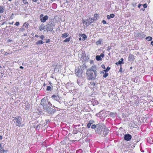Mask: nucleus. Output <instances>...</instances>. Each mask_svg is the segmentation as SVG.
<instances>
[{
    "instance_id": "obj_1",
    "label": "nucleus",
    "mask_w": 153,
    "mask_h": 153,
    "mask_svg": "<svg viewBox=\"0 0 153 153\" xmlns=\"http://www.w3.org/2000/svg\"><path fill=\"white\" fill-rule=\"evenodd\" d=\"M109 130L102 123L97 124V129L95 130L96 132L100 135L105 136L109 132Z\"/></svg>"
},
{
    "instance_id": "obj_2",
    "label": "nucleus",
    "mask_w": 153,
    "mask_h": 153,
    "mask_svg": "<svg viewBox=\"0 0 153 153\" xmlns=\"http://www.w3.org/2000/svg\"><path fill=\"white\" fill-rule=\"evenodd\" d=\"M97 73L92 70H87L86 75L88 80L94 79L96 77Z\"/></svg>"
},
{
    "instance_id": "obj_3",
    "label": "nucleus",
    "mask_w": 153,
    "mask_h": 153,
    "mask_svg": "<svg viewBox=\"0 0 153 153\" xmlns=\"http://www.w3.org/2000/svg\"><path fill=\"white\" fill-rule=\"evenodd\" d=\"M51 98L53 100H56L57 101L54 102L53 107L57 108H59L58 107H59L60 104L62 103V102L60 100V98H61V97H60L58 95H56L55 94H53L51 96Z\"/></svg>"
},
{
    "instance_id": "obj_4",
    "label": "nucleus",
    "mask_w": 153,
    "mask_h": 153,
    "mask_svg": "<svg viewBox=\"0 0 153 153\" xmlns=\"http://www.w3.org/2000/svg\"><path fill=\"white\" fill-rule=\"evenodd\" d=\"M54 26V22L51 20L47 22V25L45 26L46 27V30L47 32L49 31H51L53 30V27Z\"/></svg>"
},
{
    "instance_id": "obj_5",
    "label": "nucleus",
    "mask_w": 153,
    "mask_h": 153,
    "mask_svg": "<svg viewBox=\"0 0 153 153\" xmlns=\"http://www.w3.org/2000/svg\"><path fill=\"white\" fill-rule=\"evenodd\" d=\"M14 118L13 120L14 123H16V126L19 127H22L23 125L21 123L22 118L20 116H17L16 117H13Z\"/></svg>"
},
{
    "instance_id": "obj_6",
    "label": "nucleus",
    "mask_w": 153,
    "mask_h": 153,
    "mask_svg": "<svg viewBox=\"0 0 153 153\" xmlns=\"http://www.w3.org/2000/svg\"><path fill=\"white\" fill-rule=\"evenodd\" d=\"M41 104L43 106L45 110L49 106L48 105L49 104H51L52 105V104L50 103V102L46 101L44 98L42 99L41 100Z\"/></svg>"
},
{
    "instance_id": "obj_7",
    "label": "nucleus",
    "mask_w": 153,
    "mask_h": 153,
    "mask_svg": "<svg viewBox=\"0 0 153 153\" xmlns=\"http://www.w3.org/2000/svg\"><path fill=\"white\" fill-rule=\"evenodd\" d=\"M45 110V111L48 114H53L54 113L56 112V110L55 109H53V108L49 107L48 106Z\"/></svg>"
},
{
    "instance_id": "obj_8",
    "label": "nucleus",
    "mask_w": 153,
    "mask_h": 153,
    "mask_svg": "<svg viewBox=\"0 0 153 153\" xmlns=\"http://www.w3.org/2000/svg\"><path fill=\"white\" fill-rule=\"evenodd\" d=\"M85 81V80L84 77H80L78 78L77 80V82L79 85H83Z\"/></svg>"
},
{
    "instance_id": "obj_9",
    "label": "nucleus",
    "mask_w": 153,
    "mask_h": 153,
    "mask_svg": "<svg viewBox=\"0 0 153 153\" xmlns=\"http://www.w3.org/2000/svg\"><path fill=\"white\" fill-rule=\"evenodd\" d=\"M43 14H41L40 15L39 18L41 21L42 22H45L48 19V16L47 15H45L44 16Z\"/></svg>"
},
{
    "instance_id": "obj_10",
    "label": "nucleus",
    "mask_w": 153,
    "mask_h": 153,
    "mask_svg": "<svg viewBox=\"0 0 153 153\" xmlns=\"http://www.w3.org/2000/svg\"><path fill=\"white\" fill-rule=\"evenodd\" d=\"M124 140L126 141H130L131 138L132 136L129 134H126L124 136Z\"/></svg>"
},
{
    "instance_id": "obj_11",
    "label": "nucleus",
    "mask_w": 153,
    "mask_h": 153,
    "mask_svg": "<svg viewBox=\"0 0 153 153\" xmlns=\"http://www.w3.org/2000/svg\"><path fill=\"white\" fill-rule=\"evenodd\" d=\"M83 72L82 68L80 67L77 70V71L76 73V74L79 77H80Z\"/></svg>"
},
{
    "instance_id": "obj_12",
    "label": "nucleus",
    "mask_w": 153,
    "mask_h": 153,
    "mask_svg": "<svg viewBox=\"0 0 153 153\" xmlns=\"http://www.w3.org/2000/svg\"><path fill=\"white\" fill-rule=\"evenodd\" d=\"M39 29L41 31L42 30H43L44 31H45L46 30V27L43 24H42L40 25L39 27Z\"/></svg>"
},
{
    "instance_id": "obj_13",
    "label": "nucleus",
    "mask_w": 153,
    "mask_h": 153,
    "mask_svg": "<svg viewBox=\"0 0 153 153\" xmlns=\"http://www.w3.org/2000/svg\"><path fill=\"white\" fill-rule=\"evenodd\" d=\"M134 56L133 55L131 54H129L128 57V60L131 62L133 61L134 59Z\"/></svg>"
},
{
    "instance_id": "obj_14",
    "label": "nucleus",
    "mask_w": 153,
    "mask_h": 153,
    "mask_svg": "<svg viewBox=\"0 0 153 153\" xmlns=\"http://www.w3.org/2000/svg\"><path fill=\"white\" fill-rule=\"evenodd\" d=\"M95 85V83L94 82H91L89 84V86L90 88H93Z\"/></svg>"
},
{
    "instance_id": "obj_15",
    "label": "nucleus",
    "mask_w": 153,
    "mask_h": 153,
    "mask_svg": "<svg viewBox=\"0 0 153 153\" xmlns=\"http://www.w3.org/2000/svg\"><path fill=\"white\" fill-rule=\"evenodd\" d=\"M87 70H92L93 71H95L97 73L96 71V68L95 66H92L89 69H88Z\"/></svg>"
},
{
    "instance_id": "obj_16",
    "label": "nucleus",
    "mask_w": 153,
    "mask_h": 153,
    "mask_svg": "<svg viewBox=\"0 0 153 153\" xmlns=\"http://www.w3.org/2000/svg\"><path fill=\"white\" fill-rule=\"evenodd\" d=\"M138 36L141 37H142V38H144L146 36L145 35L144 33L143 32L138 33Z\"/></svg>"
},
{
    "instance_id": "obj_17",
    "label": "nucleus",
    "mask_w": 153,
    "mask_h": 153,
    "mask_svg": "<svg viewBox=\"0 0 153 153\" xmlns=\"http://www.w3.org/2000/svg\"><path fill=\"white\" fill-rule=\"evenodd\" d=\"M0 152H7V150H5L4 149H3L2 147L1 146V144H0Z\"/></svg>"
},
{
    "instance_id": "obj_18",
    "label": "nucleus",
    "mask_w": 153,
    "mask_h": 153,
    "mask_svg": "<svg viewBox=\"0 0 153 153\" xmlns=\"http://www.w3.org/2000/svg\"><path fill=\"white\" fill-rule=\"evenodd\" d=\"M99 17V15L97 14H94V17L93 18L94 21H95L97 20Z\"/></svg>"
},
{
    "instance_id": "obj_19",
    "label": "nucleus",
    "mask_w": 153,
    "mask_h": 153,
    "mask_svg": "<svg viewBox=\"0 0 153 153\" xmlns=\"http://www.w3.org/2000/svg\"><path fill=\"white\" fill-rule=\"evenodd\" d=\"M53 86L52 85H51V86H47L46 88V90L47 91H51V88H53Z\"/></svg>"
},
{
    "instance_id": "obj_20",
    "label": "nucleus",
    "mask_w": 153,
    "mask_h": 153,
    "mask_svg": "<svg viewBox=\"0 0 153 153\" xmlns=\"http://www.w3.org/2000/svg\"><path fill=\"white\" fill-rule=\"evenodd\" d=\"M44 42L41 40H39L36 42V44L37 45L43 44Z\"/></svg>"
},
{
    "instance_id": "obj_21",
    "label": "nucleus",
    "mask_w": 153,
    "mask_h": 153,
    "mask_svg": "<svg viewBox=\"0 0 153 153\" xmlns=\"http://www.w3.org/2000/svg\"><path fill=\"white\" fill-rule=\"evenodd\" d=\"M96 59L97 61H101L102 60V59L101 58V56H99V55H97L96 56Z\"/></svg>"
},
{
    "instance_id": "obj_22",
    "label": "nucleus",
    "mask_w": 153,
    "mask_h": 153,
    "mask_svg": "<svg viewBox=\"0 0 153 153\" xmlns=\"http://www.w3.org/2000/svg\"><path fill=\"white\" fill-rule=\"evenodd\" d=\"M69 35V34L68 33H64L63 34H62V38H65L66 37H67L68 35Z\"/></svg>"
},
{
    "instance_id": "obj_23",
    "label": "nucleus",
    "mask_w": 153,
    "mask_h": 153,
    "mask_svg": "<svg viewBox=\"0 0 153 153\" xmlns=\"http://www.w3.org/2000/svg\"><path fill=\"white\" fill-rule=\"evenodd\" d=\"M97 125H95V124L92 125L91 126V128L93 129H97Z\"/></svg>"
},
{
    "instance_id": "obj_24",
    "label": "nucleus",
    "mask_w": 153,
    "mask_h": 153,
    "mask_svg": "<svg viewBox=\"0 0 153 153\" xmlns=\"http://www.w3.org/2000/svg\"><path fill=\"white\" fill-rule=\"evenodd\" d=\"M4 12V8L3 6H0V13Z\"/></svg>"
},
{
    "instance_id": "obj_25",
    "label": "nucleus",
    "mask_w": 153,
    "mask_h": 153,
    "mask_svg": "<svg viewBox=\"0 0 153 153\" xmlns=\"http://www.w3.org/2000/svg\"><path fill=\"white\" fill-rule=\"evenodd\" d=\"M146 39L148 41H151L152 40V38L151 36H148L146 38Z\"/></svg>"
},
{
    "instance_id": "obj_26",
    "label": "nucleus",
    "mask_w": 153,
    "mask_h": 153,
    "mask_svg": "<svg viewBox=\"0 0 153 153\" xmlns=\"http://www.w3.org/2000/svg\"><path fill=\"white\" fill-rule=\"evenodd\" d=\"M82 37L84 39V40H85L87 38V36L84 34H83L82 35Z\"/></svg>"
},
{
    "instance_id": "obj_27",
    "label": "nucleus",
    "mask_w": 153,
    "mask_h": 153,
    "mask_svg": "<svg viewBox=\"0 0 153 153\" xmlns=\"http://www.w3.org/2000/svg\"><path fill=\"white\" fill-rule=\"evenodd\" d=\"M70 38H67L63 41V42H69L70 41Z\"/></svg>"
},
{
    "instance_id": "obj_28",
    "label": "nucleus",
    "mask_w": 153,
    "mask_h": 153,
    "mask_svg": "<svg viewBox=\"0 0 153 153\" xmlns=\"http://www.w3.org/2000/svg\"><path fill=\"white\" fill-rule=\"evenodd\" d=\"M25 106V108L27 109H29L30 107V104H26Z\"/></svg>"
},
{
    "instance_id": "obj_29",
    "label": "nucleus",
    "mask_w": 153,
    "mask_h": 153,
    "mask_svg": "<svg viewBox=\"0 0 153 153\" xmlns=\"http://www.w3.org/2000/svg\"><path fill=\"white\" fill-rule=\"evenodd\" d=\"M108 73H107L106 72L103 75V77L104 78H106V77L108 76Z\"/></svg>"
},
{
    "instance_id": "obj_30",
    "label": "nucleus",
    "mask_w": 153,
    "mask_h": 153,
    "mask_svg": "<svg viewBox=\"0 0 153 153\" xmlns=\"http://www.w3.org/2000/svg\"><path fill=\"white\" fill-rule=\"evenodd\" d=\"M23 3L25 4L28 5V2L27 1V0H23L22 1Z\"/></svg>"
},
{
    "instance_id": "obj_31",
    "label": "nucleus",
    "mask_w": 153,
    "mask_h": 153,
    "mask_svg": "<svg viewBox=\"0 0 153 153\" xmlns=\"http://www.w3.org/2000/svg\"><path fill=\"white\" fill-rule=\"evenodd\" d=\"M28 25H29V24L28 23H26L25 22L23 26H25V27L27 28Z\"/></svg>"
},
{
    "instance_id": "obj_32",
    "label": "nucleus",
    "mask_w": 153,
    "mask_h": 153,
    "mask_svg": "<svg viewBox=\"0 0 153 153\" xmlns=\"http://www.w3.org/2000/svg\"><path fill=\"white\" fill-rule=\"evenodd\" d=\"M96 43L97 45L100 44H101V41L100 40V39L99 40L97 41L96 42Z\"/></svg>"
},
{
    "instance_id": "obj_33",
    "label": "nucleus",
    "mask_w": 153,
    "mask_h": 153,
    "mask_svg": "<svg viewBox=\"0 0 153 153\" xmlns=\"http://www.w3.org/2000/svg\"><path fill=\"white\" fill-rule=\"evenodd\" d=\"M94 20L93 19V18H92L91 20H90L89 21H88V22L89 23V25H90L91 23H93L94 21Z\"/></svg>"
},
{
    "instance_id": "obj_34",
    "label": "nucleus",
    "mask_w": 153,
    "mask_h": 153,
    "mask_svg": "<svg viewBox=\"0 0 153 153\" xmlns=\"http://www.w3.org/2000/svg\"><path fill=\"white\" fill-rule=\"evenodd\" d=\"M110 69V68L108 66L107 67L106 70H104V71H106V72H108Z\"/></svg>"
},
{
    "instance_id": "obj_35",
    "label": "nucleus",
    "mask_w": 153,
    "mask_h": 153,
    "mask_svg": "<svg viewBox=\"0 0 153 153\" xmlns=\"http://www.w3.org/2000/svg\"><path fill=\"white\" fill-rule=\"evenodd\" d=\"M122 64V62L120 61V60H119L118 61V62H117L116 63V64L117 65H120Z\"/></svg>"
},
{
    "instance_id": "obj_36",
    "label": "nucleus",
    "mask_w": 153,
    "mask_h": 153,
    "mask_svg": "<svg viewBox=\"0 0 153 153\" xmlns=\"http://www.w3.org/2000/svg\"><path fill=\"white\" fill-rule=\"evenodd\" d=\"M25 30V29L23 28H20V31L22 32H24Z\"/></svg>"
},
{
    "instance_id": "obj_37",
    "label": "nucleus",
    "mask_w": 153,
    "mask_h": 153,
    "mask_svg": "<svg viewBox=\"0 0 153 153\" xmlns=\"http://www.w3.org/2000/svg\"><path fill=\"white\" fill-rule=\"evenodd\" d=\"M115 16V15L114 14L112 13L110 15V17L112 18H113Z\"/></svg>"
},
{
    "instance_id": "obj_38",
    "label": "nucleus",
    "mask_w": 153,
    "mask_h": 153,
    "mask_svg": "<svg viewBox=\"0 0 153 153\" xmlns=\"http://www.w3.org/2000/svg\"><path fill=\"white\" fill-rule=\"evenodd\" d=\"M91 124L90 123H88L87 125V128H89L91 126Z\"/></svg>"
},
{
    "instance_id": "obj_39",
    "label": "nucleus",
    "mask_w": 153,
    "mask_h": 153,
    "mask_svg": "<svg viewBox=\"0 0 153 153\" xmlns=\"http://www.w3.org/2000/svg\"><path fill=\"white\" fill-rule=\"evenodd\" d=\"M15 25L17 26H19V22H16L15 24Z\"/></svg>"
},
{
    "instance_id": "obj_40",
    "label": "nucleus",
    "mask_w": 153,
    "mask_h": 153,
    "mask_svg": "<svg viewBox=\"0 0 153 153\" xmlns=\"http://www.w3.org/2000/svg\"><path fill=\"white\" fill-rule=\"evenodd\" d=\"M147 5L146 4H143V7L144 8H146L147 7Z\"/></svg>"
},
{
    "instance_id": "obj_41",
    "label": "nucleus",
    "mask_w": 153,
    "mask_h": 153,
    "mask_svg": "<svg viewBox=\"0 0 153 153\" xmlns=\"http://www.w3.org/2000/svg\"><path fill=\"white\" fill-rule=\"evenodd\" d=\"M100 56H101V57H102V58H103L104 56V54L103 53H101Z\"/></svg>"
},
{
    "instance_id": "obj_42",
    "label": "nucleus",
    "mask_w": 153,
    "mask_h": 153,
    "mask_svg": "<svg viewBox=\"0 0 153 153\" xmlns=\"http://www.w3.org/2000/svg\"><path fill=\"white\" fill-rule=\"evenodd\" d=\"M4 53H2L3 54H4V55H5V56H6L7 55V54H8V53L7 52H5V51H4Z\"/></svg>"
},
{
    "instance_id": "obj_43",
    "label": "nucleus",
    "mask_w": 153,
    "mask_h": 153,
    "mask_svg": "<svg viewBox=\"0 0 153 153\" xmlns=\"http://www.w3.org/2000/svg\"><path fill=\"white\" fill-rule=\"evenodd\" d=\"M123 60H124V59H123V58H121V59H120V61L122 62V64L124 63V62H123Z\"/></svg>"
},
{
    "instance_id": "obj_44",
    "label": "nucleus",
    "mask_w": 153,
    "mask_h": 153,
    "mask_svg": "<svg viewBox=\"0 0 153 153\" xmlns=\"http://www.w3.org/2000/svg\"><path fill=\"white\" fill-rule=\"evenodd\" d=\"M44 38V36L43 35H42L40 36V39L43 40Z\"/></svg>"
},
{
    "instance_id": "obj_45",
    "label": "nucleus",
    "mask_w": 153,
    "mask_h": 153,
    "mask_svg": "<svg viewBox=\"0 0 153 153\" xmlns=\"http://www.w3.org/2000/svg\"><path fill=\"white\" fill-rule=\"evenodd\" d=\"M88 21V19H86L85 20H83L82 21V22L83 23H85V24L86 22Z\"/></svg>"
},
{
    "instance_id": "obj_46",
    "label": "nucleus",
    "mask_w": 153,
    "mask_h": 153,
    "mask_svg": "<svg viewBox=\"0 0 153 153\" xmlns=\"http://www.w3.org/2000/svg\"><path fill=\"white\" fill-rule=\"evenodd\" d=\"M107 18L108 19H110L111 17H110V15H107Z\"/></svg>"
},
{
    "instance_id": "obj_47",
    "label": "nucleus",
    "mask_w": 153,
    "mask_h": 153,
    "mask_svg": "<svg viewBox=\"0 0 153 153\" xmlns=\"http://www.w3.org/2000/svg\"><path fill=\"white\" fill-rule=\"evenodd\" d=\"M88 21H88L86 22L85 23V25L87 26H88V23H89Z\"/></svg>"
},
{
    "instance_id": "obj_48",
    "label": "nucleus",
    "mask_w": 153,
    "mask_h": 153,
    "mask_svg": "<svg viewBox=\"0 0 153 153\" xmlns=\"http://www.w3.org/2000/svg\"><path fill=\"white\" fill-rule=\"evenodd\" d=\"M102 22L103 24H106V22L104 20H103L102 21Z\"/></svg>"
},
{
    "instance_id": "obj_49",
    "label": "nucleus",
    "mask_w": 153,
    "mask_h": 153,
    "mask_svg": "<svg viewBox=\"0 0 153 153\" xmlns=\"http://www.w3.org/2000/svg\"><path fill=\"white\" fill-rule=\"evenodd\" d=\"M120 68L119 69V71L121 72L122 71V67H121V65H120Z\"/></svg>"
},
{
    "instance_id": "obj_50",
    "label": "nucleus",
    "mask_w": 153,
    "mask_h": 153,
    "mask_svg": "<svg viewBox=\"0 0 153 153\" xmlns=\"http://www.w3.org/2000/svg\"><path fill=\"white\" fill-rule=\"evenodd\" d=\"M50 42V39H48L46 41V43H48L49 42Z\"/></svg>"
},
{
    "instance_id": "obj_51",
    "label": "nucleus",
    "mask_w": 153,
    "mask_h": 153,
    "mask_svg": "<svg viewBox=\"0 0 153 153\" xmlns=\"http://www.w3.org/2000/svg\"><path fill=\"white\" fill-rule=\"evenodd\" d=\"M110 115H111L112 116H113V115H114L115 114H114V113L111 112L110 113Z\"/></svg>"
},
{
    "instance_id": "obj_52",
    "label": "nucleus",
    "mask_w": 153,
    "mask_h": 153,
    "mask_svg": "<svg viewBox=\"0 0 153 153\" xmlns=\"http://www.w3.org/2000/svg\"><path fill=\"white\" fill-rule=\"evenodd\" d=\"M93 121L92 120H90L89 123H90L91 124H92L93 123Z\"/></svg>"
},
{
    "instance_id": "obj_53",
    "label": "nucleus",
    "mask_w": 153,
    "mask_h": 153,
    "mask_svg": "<svg viewBox=\"0 0 153 153\" xmlns=\"http://www.w3.org/2000/svg\"><path fill=\"white\" fill-rule=\"evenodd\" d=\"M101 67H102L103 68V69H105V65H101Z\"/></svg>"
},
{
    "instance_id": "obj_54",
    "label": "nucleus",
    "mask_w": 153,
    "mask_h": 153,
    "mask_svg": "<svg viewBox=\"0 0 153 153\" xmlns=\"http://www.w3.org/2000/svg\"><path fill=\"white\" fill-rule=\"evenodd\" d=\"M7 41H8V42H12V41H12V40H11V39H9Z\"/></svg>"
},
{
    "instance_id": "obj_55",
    "label": "nucleus",
    "mask_w": 153,
    "mask_h": 153,
    "mask_svg": "<svg viewBox=\"0 0 153 153\" xmlns=\"http://www.w3.org/2000/svg\"><path fill=\"white\" fill-rule=\"evenodd\" d=\"M25 104H29L28 102V101H25Z\"/></svg>"
},
{
    "instance_id": "obj_56",
    "label": "nucleus",
    "mask_w": 153,
    "mask_h": 153,
    "mask_svg": "<svg viewBox=\"0 0 153 153\" xmlns=\"http://www.w3.org/2000/svg\"><path fill=\"white\" fill-rule=\"evenodd\" d=\"M106 72V71H104V70H103L102 72H101V73H102L104 74Z\"/></svg>"
},
{
    "instance_id": "obj_57",
    "label": "nucleus",
    "mask_w": 153,
    "mask_h": 153,
    "mask_svg": "<svg viewBox=\"0 0 153 153\" xmlns=\"http://www.w3.org/2000/svg\"><path fill=\"white\" fill-rule=\"evenodd\" d=\"M142 4H139L138 6V7L140 8V6H141Z\"/></svg>"
},
{
    "instance_id": "obj_58",
    "label": "nucleus",
    "mask_w": 153,
    "mask_h": 153,
    "mask_svg": "<svg viewBox=\"0 0 153 153\" xmlns=\"http://www.w3.org/2000/svg\"><path fill=\"white\" fill-rule=\"evenodd\" d=\"M13 22H13L12 23L9 22H8V24L10 25L13 24Z\"/></svg>"
},
{
    "instance_id": "obj_59",
    "label": "nucleus",
    "mask_w": 153,
    "mask_h": 153,
    "mask_svg": "<svg viewBox=\"0 0 153 153\" xmlns=\"http://www.w3.org/2000/svg\"><path fill=\"white\" fill-rule=\"evenodd\" d=\"M2 136L0 135V140H2Z\"/></svg>"
},
{
    "instance_id": "obj_60",
    "label": "nucleus",
    "mask_w": 153,
    "mask_h": 153,
    "mask_svg": "<svg viewBox=\"0 0 153 153\" xmlns=\"http://www.w3.org/2000/svg\"><path fill=\"white\" fill-rule=\"evenodd\" d=\"M151 44L153 46V41L151 42Z\"/></svg>"
},
{
    "instance_id": "obj_61",
    "label": "nucleus",
    "mask_w": 153,
    "mask_h": 153,
    "mask_svg": "<svg viewBox=\"0 0 153 153\" xmlns=\"http://www.w3.org/2000/svg\"><path fill=\"white\" fill-rule=\"evenodd\" d=\"M38 0H33V1L34 2H36Z\"/></svg>"
},
{
    "instance_id": "obj_62",
    "label": "nucleus",
    "mask_w": 153,
    "mask_h": 153,
    "mask_svg": "<svg viewBox=\"0 0 153 153\" xmlns=\"http://www.w3.org/2000/svg\"><path fill=\"white\" fill-rule=\"evenodd\" d=\"M20 69H23L24 68V67H22V66H20Z\"/></svg>"
},
{
    "instance_id": "obj_63",
    "label": "nucleus",
    "mask_w": 153,
    "mask_h": 153,
    "mask_svg": "<svg viewBox=\"0 0 153 153\" xmlns=\"http://www.w3.org/2000/svg\"><path fill=\"white\" fill-rule=\"evenodd\" d=\"M35 37H39L37 35H35Z\"/></svg>"
},
{
    "instance_id": "obj_64",
    "label": "nucleus",
    "mask_w": 153,
    "mask_h": 153,
    "mask_svg": "<svg viewBox=\"0 0 153 153\" xmlns=\"http://www.w3.org/2000/svg\"><path fill=\"white\" fill-rule=\"evenodd\" d=\"M141 10H142L143 11H144L145 10L144 8H143L142 9H141Z\"/></svg>"
}]
</instances>
